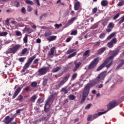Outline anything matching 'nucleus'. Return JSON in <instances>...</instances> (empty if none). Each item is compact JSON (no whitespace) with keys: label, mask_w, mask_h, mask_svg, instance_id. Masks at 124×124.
<instances>
[{"label":"nucleus","mask_w":124,"mask_h":124,"mask_svg":"<svg viewBox=\"0 0 124 124\" xmlns=\"http://www.w3.org/2000/svg\"><path fill=\"white\" fill-rule=\"evenodd\" d=\"M110 62L108 64L106 65L105 66L107 67V68H109V67L112 65L113 63V60H111Z\"/></svg>","instance_id":"41"},{"label":"nucleus","mask_w":124,"mask_h":124,"mask_svg":"<svg viewBox=\"0 0 124 124\" xmlns=\"http://www.w3.org/2000/svg\"><path fill=\"white\" fill-rule=\"evenodd\" d=\"M21 47H22V46H21V45H16L13 47L8 49V50H6V54H13V55H14V54L17 53V51H18V50H19V49L21 48Z\"/></svg>","instance_id":"3"},{"label":"nucleus","mask_w":124,"mask_h":124,"mask_svg":"<svg viewBox=\"0 0 124 124\" xmlns=\"http://www.w3.org/2000/svg\"><path fill=\"white\" fill-rule=\"evenodd\" d=\"M37 99V95L34 94L31 97H30V101L32 103H34L35 102V100Z\"/></svg>","instance_id":"17"},{"label":"nucleus","mask_w":124,"mask_h":124,"mask_svg":"<svg viewBox=\"0 0 124 124\" xmlns=\"http://www.w3.org/2000/svg\"><path fill=\"white\" fill-rule=\"evenodd\" d=\"M51 99L49 98H48L47 99V100L46 101V104H45V105L46 106H48V105H49L50 102H51Z\"/></svg>","instance_id":"46"},{"label":"nucleus","mask_w":124,"mask_h":124,"mask_svg":"<svg viewBox=\"0 0 124 124\" xmlns=\"http://www.w3.org/2000/svg\"><path fill=\"white\" fill-rule=\"evenodd\" d=\"M56 96H57V93H54L50 95V96L49 97V98H50L52 100V99H54V98H55Z\"/></svg>","instance_id":"26"},{"label":"nucleus","mask_w":124,"mask_h":124,"mask_svg":"<svg viewBox=\"0 0 124 124\" xmlns=\"http://www.w3.org/2000/svg\"><path fill=\"white\" fill-rule=\"evenodd\" d=\"M48 78H45L43 82V86H46L47 85V82L48 81Z\"/></svg>","instance_id":"42"},{"label":"nucleus","mask_w":124,"mask_h":124,"mask_svg":"<svg viewBox=\"0 0 124 124\" xmlns=\"http://www.w3.org/2000/svg\"><path fill=\"white\" fill-rule=\"evenodd\" d=\"M91 106H92V104H88L85 108V110H88L91 108Z\"/></svg>","instance_id":"56"},{"label":"nucleus","mask_w":124,"mask_h":124,"mask_svg":"<svg viewBox=\"0 0 124 124\" xmlns=\"http://www.w3.org/2000/svg\"><path fill=\"white\" fill-rule=\"evenodd\" d=\"M47 39L49 42H51V41H54V40H56V39H57V36H50Z\"/></svg>","instance_id":"20"},{"label":"nucleus","mask_w":124,"mask_h":124,"mask_svg":"<svg viewBox=\"0 0 124 124\" xmlns=\"http://www.w3.org/2000/svg\"><path fill=\"white\" fill-rule=\"evenodd\" d=\"M50 35H52V33L49 31H46L45 33V37H47V36H50Z\"/></svg>","instance_id":"33"},{"label":"nucleus","mask_w":124,"mask_h":124,"mask_svg":"<svg viewBox=\"0 0 124 124\" xmlns=\"http://www.w3.org/2000/svg\"><path fill=\"white\" fill-rule=\"evenodd\" d=\"M16 36H22V33L20 31H16Z\"/></svg>","instance_id":"53"},{"label":"nucleus","mask_w":124,"mask_h":124,"mask_svg":"<svg viewBox=\"0 0 124 124\" xmlns=\"http://www.w3.org/2000/svg\"><path fill=\"white\" fill-rule=\"evenodd\" d=\"M43 102H44V99L43 98H39L37 100V103L39 104H41V103H43Z\"/></svg>","instance_id":"30"},{"label":"nucleus","mask_w":124,"mask_h":124,"mask_svg":"<svg viewBox=\"0 0 124 124\" xmlns=\"http://www.w3.org/2000/svg\"><path fill=\"white\" fill-rule=\"evenodd\" d=\"M117 42V39L116 38H113L110 42L107 44V46L108 48H113L114 47V44H116Z\"/></svg>","instance_id":"11"},{"label":"nucleus","mask_w":124,"mask_h":124,"mask_svg":"<svg viewBox=\"0 0 124 124\" xmlns=\"http://www.w3.org/2000/svg\"><path fill=\"white\" fill-rule=\"evenodd\" d=\"M116 35V32H113L111 34H110L107 38L108 40H109V39H111L112 37H114Z\"/></svg>","instance_id":"25"},{"label":"nucleus","mask_w":124,"mask_h":124,"mask_svg":"<svg viewBox=\"0 0 124 124\" xmlns=\"http://www.w3.org/2000/svg\"><path fill=\"white\" fill-rule=\"evenodd\" d=\"M101 79L99 78L98 76L96 77V78L94 80V82L95 84H97V83H99Z\"/></svg>","instance_id":"32"},{"label":"nucleus","mask_w":124,"mask_h":124,"mask_svg":"<svg viewBox=\"0 0 124 124\" xmlns=\"http://www.w3.org/2000/svg\"><path fill=\"white\" fill-rule=\"evenodd\" d=\"M77 77V74L75 73L74 75H72L71 80L73 81L74 80H75L76 79V78Z\"/></svg>","instance_id":"44"},{"label":"nucleus","mask_w":124,"mask_h":124,"mask_svg":"<svg viewBox=\"0 0 124 124\" xmlns=\"http://www.w3.org/2000/svg\"><path fill=\"white\" fill-rule=\"evenodd\" d=\"M38 62H39V59L38 58L36 59L33 62V64H37V65H38Z\"/></svg>","instance_id":"50"},{"label":"nucleus","mask_w":124,"mask_h":124,"mask_svg":"<svg viewBox=\"0 0 124 124\" xmlns=\"http://www.w3.org/2000/svg\"><path fill=\"white\" fill-rule=\"evenodd\" d=\"M91 54V50L88 49L85 51V52L83 54V56L84 57V60H86L87 58L90 57Z\"/></svg>","instance_id":"14"},{"label":"nucleus","mask_w":124,"mask_h":124,"mask_svg":"<svg viewBox=\"0 0 124 124\" xmlns=\"http://www.w3.org/2000/svg\"><path fill=\"white\" fill-rule=\"evenodd\" d=\"M74 51H75V49H68L66 52V54L67 55H69V54H71L72 53H73V52H74Z\"/></svg>","instance_id":"34"},{"label":"nucleus","mask_w":124,"mask_h":124,"mask_svg":"<svg viewBox=\"0 0 124 124\" xmlns=\"http://www.w3.org/2000/svg\"><path fill=\"white\" fill-rule=\"evenodd\" d=\"M56 47L54 46L51 47L50 48V51L48 52V56H53L54 55V53H55V50Z\"/></svg>","instance_id":"19"},{"label":"nucleus","mask_w":124,"mask_h":124,"mask_svg":"<svg viewBox=\"0 0 124 124\" xmlns=\"http://www.w3.org/2000/svg\"><path fill=\"white\" fill-rule=\"evenodd\" d=\"M31 86L33 88H36V86H37V83L35 81L32 82Z\"/></svg>","instance_id":"37"},{"label":"nucleus","mask_w":124,"mask_h":124,"mask_svg":"<svg viewBox=\"0 0 124 124\" xmlns=\"http://www.w3.org/2000/svg\"><path fill=\"white\" fill-rule=\"evenodd\" d=\"M44 119L46 120V121H48V120L50 119V114H47L46 116L44 117Z\"/></svg>","instance_id":"58"},{"label":"nucleus","mask_w":124,"mask_h":124,"mask_svg":"<svg viewBox=\"0 0 124 124\" xmlns=\"http://www.w3.org/2000/svg\"><path fill=\"white\" fill-rule=\"evenodd\" d=\"M106 49H107V47H103L100 48L97 50V55H101L102 54H103V53L106 51Z\"/></svg>","instance_id":"13"},{"label":"nucleus","mask_w":124,"mask_h":124,"mask_svg":"<svg viewBox=\"0 0 124 124\" xmlns=\"http://www.w3.org/2000/svg\"><path fill=\"white\" fill-rule=\"evenodd\" d=\"M97 8H94L93 9V13H95L96 12H97Z\"/></svg>","instance_id":"64"},{"label":"nucleus","mask_w":124,"mask_h":124,"mask_svg":"<svg viewBox=\"0 0 124 124\" xmlns=\"http://www.w3.org/2000/svg\"><path fill=\"white\" fill-rule=\"evenodd\" d=\"M90 89L91 87H90V84H87L84 88V91L82 93V96L80 101V103H83V102H84V101L86 100V98L88 97L89 93H90Z\"/></svg>","instance_id":"1"},{"label":"nucleus","mask_w":124,"mask_h":124,"mask_svg":"<svg viewBox=\"0 0 124 124\" xmlns=\"http://www.w3.org/2000/svg\"><path fill=\"white\" fill-rule=\"evenodd\" d=\"M54 26L55 28H57V29H60V27H61V26H62V24H55Z\"/></svg>","instance_id":"59"},{"label":"nucleus","mask_w":124,"mask_h":124,"mask_svg":"<svg viewBox=\"0 0 124 124\" xmlns=\"http://www.w3.org/2000/svg\"><path fill=\"white\" fill-rule=\"evenodd\" d=\"M7 34H8V33L6 31L0 32V36H6Z\"/></svg>","instance_id":"38"},{"label":"nucleus","mask_w":124,"mask_h":124,"mask_svg":"<svg viewBox=\"0 0 124 124\" xmlns=\"http://www.w3.org/2000/svg\"><path fill=\"white\" fill-rule=\"evenodd\" d=\"M26 60V57H20L19 58L18 61L20 62H24Z\"/></svg>","instance_id":"43"},{"label":"nucleus","mask_w":124,"mask_h":124,"mask_svg":"<svg viewBox=\"0 0 124 124\" xmlns=\"http://www.w3.org/2000/svg\"><path fill=\"white\" fill-rule=\"evenodd\" d=\"M49 70V67H44L39 69L38 71L39 75H45Z\"/></svg>","instance_id":"8"},{"label":"nucleus","mask_w":124,"mask_h":124,"mask_svg":"<svg viewBox=\"0 0 124 124\" xmlns=\"http://www.w3.org/2000/svg\"><path fill=\"white\" fill-rule=\"evenodd\" d=\"M81 64H82V63H81V62H78V63H75V67L73 69V72H75L76 71H77V69H78V68H79L80 65H81Z\"/></svg>","instance_id":"16"},{"label":"nucleus","mask_w":124,"mask_h":124,"mask_svg":"<svg viewBox=\"0 0 124 124\" xmlns=\"http://www.w3.org/2000/svg\"><path fill=\"white\" fill-rule=\"evenodd\" d=\"M69 77H70V74H67L63 78V79L59 82L58 84L56 85V88L60 89L62 86H63V85L67 82L68 79H69Z\"/></svg>","instance_id":"2"},{"label":"nucleus","mask_w":124,"mask_h":124,"mask_svg":"<svg viewBox=\"0 0 124 124\" xmlns=\"http://www.w3.org/2000/svg\"><path fill=\"white\" fill-rule=\"evenodd\" d=\"M27 52H28V48H24L22 50L21 54L25 55V54H26V53H27Z\"/></svg>","instance_id":"40"},{"label":"nucleus","mask_w":124,"mask_h":124,"mask_svg":"<svg viewBox=\"0 0 124 124\" xmlns=\"http://www.w3.org/2000/svg\"><path fill=\"white\" fill-rule=\"evenodd\" d=\"M80 7H81V3L78 1L74 4V10H79Z\"/></svg>","instance_id":"15"},{"label":"nucleus","mask_w":124,"mask_h":124,"mask_svg":"<svg viewBox=\"0 0 124 124\" xmlns=\"http://www.w3.org/2000/svg\"><path fill=\"white\" fill-rule=\"evenodd\" d=\"M31 89V86H28L24 89V92H29Z\"/></svg>","instance_id":"57"},{"label":"nucleus","mask_w":124,"mask_h":124,"mask_svg":"<svg viewBox=\"0 0 124 124\" xmlns=\"http://www.w3.org/2000/svg\"><path fill=\"white\" fill-rule=\"evenodd\" d=\"M76 54H77V52H73V53L70 54L68 56V59H71V58L73 57H75V56H76Z\"/></svg>","instance_id":"36"},{"label":"nucleus","mask_w":124,"mask_h":124,"mask_svg":"<svg viewBox=\"0 0 124 124\" xmlns=\"http://www.w3.org/2000/svg\"><path fill=\"white\" fill-rule=\"evenodd\" d=\"M27 10L29 12H31L32 11V8L31 6H28L27 8Z\"/></svg>","instance_id":"61"},{"label":"nucleus","mask_w":124,"mask_h":124,"mask_svg":"<svg viewBox=\"0 0 124 124\" xmlns=\"http://www.w3.org/2000/svg\"><path fill=\"white\" fill-rule=\"evenodd\" d=\"M99 58H95L92 62L90 63V64H89L88 66V70H91V69H93V68H94L95 66L97 65L98 64V62H99Z\"/></svg>","instance_id":"4"},{"label":"nucleus","mask_w":124,"mask_h":124,"mask_svg":"<svg viewBox=\"0 0 124 124\" xmlns=\"http://www.w3.org/2000/svg\"><path fill=\"white\" fill-rule=\"evenodd\" d=\"M101 5L104 7L107 6L108 5V1L107 0H102L101 2Z\"/></svg>","instance_id":"21"},{"label":"nucleus","mask_w":124,"mask_h":124,"mask_svg":"<svg viewBox=\"0 0 124 124\" xmlns=\"http://www.w3.org/2000/svg\"><path fill=\"white\" fill-rule=\"evenodd\" d=\"M34 2L38 5V6H40V3L39 2V0H33Z\"/></svg>","instance_id":"54"},{"label":"nucleus","mask_w":124,"mask_h":124,"mask_svg":"<svg viewBox=\"0 0 124 124\" xmlns=\"http://www.w3.org/2000/svg\"><path fill=\"white\" fill-rule=\"evenodd\" d=\"M105 76H106V72H102L98 75V77L101 80L104 79V78H105Z\"/></svg>","instance_id":"18"},{"label":"nucleus","mask_w":124,"mask_h":124,"mask_svg":"<svg viewBox=\"0 0 124 124\" xmlns=\"http://www.w3.org/2000/svg\"><path fill=\"white\" fill-rule=\"evenodd\" d=\"M124 4V0H120L117 4L118 6H123Z\"/></svg>","instance_id":"35"},{"label":"nucleus","mask_w":124,"mask_h":124,"mask_svg":"<svg viewBox=\"0 0 124 124\" xmlns=\"http://www.w3.org/2000/svg\"><path fill=\"white\" fill-rule=\"evenodd\" d=\"M109 110H106L105 111L103 112H99L98 113V116H101V115H103L104 114H106V113H107V111H108Z\"/></svg>","instance_id":"52"},{"label":"nucleus","mask_w":124,"mask_h":124,"mask_svg":"<svg viewBox=\"0 0 124 124\" xmlns=\"http://www.w3.org/2000/svg\"><path fill=\"white\" fill-rule=\"evenodd\" d=\"M109 62V61L106 59V61L97 68L96 71H100V70L103 69V68H104V67L106 66V65L108 64Z\"/></svg>","instance_id":"10"},{"label":"nucleus","mask_w":124,"mask_h":124,"mask_svg":"<svg viewBox=\"0 0 124 124\" xmlns=\"http://www.w3.org/2000/svg\"><path fill=\"white\" fill-rule=\"evenodd\" d=\"M70 34L71 35H76L77 34V31L75 30L74 31H72Z\"/></svg>","instance_id":"55"},{"label":"nucleus","mask_w":124,"mask_h":124,"mask_svg":"<svg viewBox=\"0 0 124 124\" xmlns=\"http://www.w3.org/2000/svg\"><path fill=\"white\" fill-rule=\"evenodd\" d=\"M119 17H120V13H118L113 17V20H116V19H118V18Z\"/></svg>","instance_id":"51"},{"label":"nucleus","mask_w":124,"mask_h":124,"mask_svg":"<svg viewBox=\"0 0 124 124\" xmlns=\"http://www.w3.org/2000/svg\"><path fill=\"white\" fill-rule=\"evenodd\" d=\"M92 120V115H88V118H87V121L88 122H90V121Z\"/></svg>","instance_id":"63"},{"label":"nucleus","mask_w":124,"mask_h":124,"mask_svg":"<svg viewBox=\"0 0 124 124\" xmlns=\"http://www.w3.org/2000/svg\"><path fill=\"white\" fill-rule=\"evenodd\" d=\"M44 111L46 113H48V112H49V111H50V108L47 107V106L45 105V106H44Z\"/></svg>","instance_id":"39"},{"label":"nucleus","mask_w":124,"mask_h":124,"mask_svg":"<svg viewBox=\"0 0 124 124\" xmlns=\"http://www.w3.org/2000/svg\"><path fill=\"white\" fill-rule=\"evenodd\" d=\"M61 67H56V68L52 69V72L53 73L58 72V71H59V70H61Z\"/></svg>","instance_id":"24"},{"label":"nucleus","mask_w":124,"mask_h":124,"mask_svg":"<svg viewBox=\"0 0 124 124\" xmlns=\"http://www.w3.org/2000/svg\"><path fill=\"white\" fill-rule=\"evenodd\" d=\"M94 45L96 47H99V45H100V42H97L96 43H94Z\"/></svg>","instance_id":"60"},{"label":"nucleus","mask_w":124,"mask_h":124,"mask_svg":"<svg viewBox=\"0 0 124 124\" xmlns=\"http://www.w3.org/2000/svg\"><path fill=\"white\" fill-rule=\"evenodd\" d=\"M16 114H14L12 117H10L9 116H7L3 121V122L5 124H11L14 118H16Z\"/></svg>","instance_id":"5"},{"label":"nucleus","mask_w":124,"mask_h":124,"mask_svg":"<svg viewBox=\"0 0 124 124\" xmlns=\"http://www.w3.org/2000/svg\"><path fill=\"white\" fill-rule=\"evenodd\" d=\"M28 36H29V35L26 34L23 38V42L25 44H27V43H28Z\"/></svg>","instance_id":"28"},{"label":"nucleus","mask_w":124,"mask_h":124,"mask_svg":"<svg viewBox=\"0 0 124 124\" xmlns=\"http://www.w3.org/2000/svg\"><path fill=\"white\" fill-rule=\"evenodd\" d=\"M119 53H120V49H116V50H114L112 51V54L110 56L108 57L107 58V60H108L109 62H111L112 60L116 57V56H117L118 55Z\"/></svg>","instance_id":"7"},{"label":"nucleus","mask_w":124,"mask_h":124,"mask_svg":"<svg viewBox=\"0 0 124 124\" xmlns=\"http://www.w3.org/2000/svg\"><path fill=\"white\" fill-rule=\"evenodd\" d=\"M23 99H24V97L21 94L19 95L16 98V100L20 101V102H22V101H23Z\"/></svg>","instance_id":"23"},{"label":"nucleus","mask_w":124,"mask_h":124,"mask_svg":"<svg viewBox=\"0 0 124 124\" xmlns=\"http://www.w3.org/2000/svg\"><path fill=\"white\" fill-rule=\"evenodd\" d=\"M21 12L23 13V14H25V13H26V9L25 8V7L22 8Z\"/></svg>","instance_id":"62"},{"label":"nucleus","mask_w":124,"mask_h":124,"mask_svg":"<svg viewBox=\"0 0 124 124\" xmlns=\"http://www.w3.org/2000/svg\"><path fill=\"white\" fill-rule=\"evenodd\" d=\"M61 92H63V93H64L65 94H66V93H68V91L65 88H62L61 90Z\"/></svg>","instance_id":"47"},{"label":"nucleus","mask_w":124,"mask_h":124,"mask_svg":"<svg viewBox=\"0 0 124 124\" xmlns=\"http://www.w3.org/2000/svg\"><path fill=\"white\" fill-rule=\"evenodd\" d=\"M117 106L118 104H117V101L116 100H113L109 103V104L107 105V108L108 110H111V109L115 108V107Z\"/></svg>","instance_id":"9"},{"label":"nucleus","mask_w":124,"mask_h":124,"mask_svg":"<svg viewBox=\"0 0 124 124\" xmlns=\"http://www.w3.org/2000/svg\"><path fill=\"white\" fill-rule=\"evenodd\" d=\"M25 2L27 4H30V5L33 4V2L31 0H25Z\"/></svg>","instance_id":"31"},{"label":"nucleus","mask_w":124,"mask_h":124,"mask_svg":"<svg viewBox=\"0 0 124 124\" xmlns=\"http://www.w3.org/2000/svg\"><path fill=\"white\" fill-rule=\"evenodd\" d=\"M108 28L113 29V28H114V23H113V22H110L108 26Z\"/></svg>","instance_id":"49"},{"label":"nucleus","mask_w":124,"mask_h":124,"mask_svg":"<svg viewBox=\"0 0 124 124\" xmlns=\"http://www.w3.org/2000/svg\"><path fill=\"white\" fill-rule=\"evenodd\" d=\"M105 35H106L105 33H102L100 34L99 37L101 39H103V38H104V37H105Z\"/></svg>","instance_id":"48"},{"label":"nucleus","mask_w":124,"mask_h":124,"mask_svg":"<svg viewBox=\"0 0 124 124\" xmlns=\"http://www.w3.org/2000/svg\"><path fill=\"white\" fill-rule=\"evenodd\" d=\"M124 65V62L123 61V60L121 61V62L119 64V65L117 66L116 69H119L120 67H122L123 65Z\"/></svg>","instance_id":"29"},{"label":"nucleus","mask_w":124,"mask_h":124,"mask_svg":"<svg viewBox=\"0 0 124 124\" xmlns=\"http://www.w3.org/2000/svg\"><path fill=\"white\" fill-rule=\"evenodd\" d=\"M68 97H69V99H70V100H74V99H75V98H76L75 96H74V95H72V94L69 95Z\"/></svg>","instance_id":"45"},{"label":"nucleus","mask_w":124,"mask_h":124,"mask_svg":"<svg viewBox=\"0 0 124 124\" xmlns=\"http://www.w3.org/2000/svg\"><path fill=\"white\" fill-rule=\"evenodd\" d=\"M35 58H36V56L34 55L31 57H30V58H29L27 62L25 64L23 67L26 69H28V68L30 67V66L31 65V62H32L33 61V60H34Z\"/></svg>","instance_id":"6"},{"label":"nucleus","mask_w":124,"mask_h":124,"mask_svg":"<svg viewBox=\"0 0 124 124\" xmlns=\"http://www.w3.org/2000/svg\"><path fill=\"white\" fill-rule=\"evenodd\" d=\"M22 89H23V87H18L17 89L15 91L14 95L12 97V99H14L15 98H16L18 94L20 93V92L22 90Z\"/></svg>","instance_id":"12"},{"label":"nucleus","mask_w":124,"mask_h":124,"mask_svg":"<svg viewBox=\"0 0 124 124\" xmlns=\"http://www.w3.org/2000/svg\"><path fill=\"white\" fill-rule=\"evenodd\" d=\"M76 20H77V17H72L68 21V24H69V25H71V24H73V22Z\"/></svg>","instance_id":"22"},{"label":"nucleus","mask_w":124,"mask_h":124,"mask_svg":"<svg viewBox=\"0 0 124 124\" xmlns=\"http://www.w3.org/2000/svg\"><path fill=\"white\" fill-rule=\"evenodd\" d=\"M25 31L27 32V33H31L32 32V30L30 28H25Z\"/></svg>","instance_id":"27"}]
</instances>
